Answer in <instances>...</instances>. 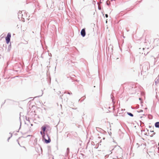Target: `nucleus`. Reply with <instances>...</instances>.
<instances>
[{"instance_id": "f257e3e1", "label": "nucleus", "mask_w": 159, "mask_h": 159, "mask_svg": "<svg viewBox=\"0 0 159 159\" xmlns=\"http://www.w3.org/2000/svg\"><path fill=\"white\" fill-rule=\"evenodd\" d=\"M139 52L142 54H144V55H147L150 51V50L149 48H143L142 50L141 48H139Z\"/></svg>"}, {"instance_id": "f03ea898", "label": "nucleus", "mask_w": 159, "mask_h": 159, "mask_svg": "<svg viewBox=\"0 0 159 159\" xmlns=\"http://www.w3.org/2000/svg\"><path fill=\"white\" fill-rule=\"evenodd\" d=\"M11 37V34L10 33H8L7 37H6V40L7 43H8L10 42Z\"/></svg>"}, {"instance_id": "7ed1b4c3", "label": "nucleus", "mask_w": 159, "mask_h": 159, "mask_svg": "<svg viewBox=\"0 0 159 159\" xmlns=\"http://www.w3.org/2000/svg\"><path fill=\"white\" fill-rule=\"evenodd\" d=\"M20 16L24 19L25 18H27V14L24 11H23V13L20 15Z\"/></svg>"}, {"instance_id": "20e7f679", "label": "nucleus", "mask_w": 159, "mask_h": 159, "mask_svg": "<svg viewBox=\"0 0 159 159\" xmlns=\"http://www.w3.org/2000/svg\"><path fill=\"white\" fill-rule=\"evenodd\" d=\"M85 30H81V35L83 36L84 37L85 36Z\"/></svg>"}, {"instance_id": "39448f33", "label": "nucleus", "mask_w": 159, "mask_h": 159, "mask_svg": "<svg viewBox=\"0 0 159 159\" xmlns=\"http://www.w3.org/2000/svg\"><path fill=\"white\" fill-rule=\"evenodd\" d=\"M155 126L157 128H159V122H157L155 124Z\"/></svg>"}, {"instance_id": "423d86ee", "label": "nucleus", "mask_w": 159, "mask_h": 159, "mask_svg": "<svg viewBox=\"0 0 159 159\" xmlns=\"http://www.w3.org/2000/svg\"><path fill=\"white\" fill-rule=\"evenodd\" d=\"M46 127L45 126H43L42 127V129L43 131V132L45 131Z\"/></svg>"}, {"instance_id": "0eeeda50", "label": "nucleus", "mask_w": 159, "mask_h": 159, "mask_svg": "<svg viewBox=\"0 0 159 159\" xmlns=\"http://www.w3.org/2000/svg\"><path fill=\"white\" fill-rule=\"evenodd\" d=\"M51 139L49 138H48V140L45 139V142L46 143H48L50 142Z\"/></svg>"}, {"instance_id": "6e6552de", "label": "nucleus", "mask_w": 159, "mask_h": 159, "mask_svg": "<svg viewBox=\"0 0 159 159\" xmlns=\"http://www.w3.org/2000/svg\"><path fill=\"white\" fill-rule=\"evenodd\" d=\"M23 13V11H19L18 12V16H20Z\"/></svg>"}, {"instance_id": "1a4fd4ad", "label": "nucleus", "mask_w": 159, "mask_h": 159, "mask_svg": "<svg viewBox=\"0 0 159 159\" xmlns=\"http://www.w3.org/2000/svg\"><path fill=\"white\" fill-rule=\"evenodd\" d=\"M128 114V115H129V116H133V115L131 113H129V112H128L127 113Z\"/></svg>"}, {"instance_id": "9d476101", "label": "nucleus", "mask_w": 159, "mask_h": 159, "mask_svg": "<svg viewBox=\"0 0 159 159\" xmlns=\"http://www.w3.org/2000/svg\"><path fill=\"white\" fill-rule=\"evenodd\" d=\"M112 150V149H111V150L110 151V153H109L110 154H111L112 153V152H111V151Z\"/></svg>"}, {"instance_id": "9b49d317", "label": "nucleus", "mask_w": 159, "mask_h": 159, "mask_svg": "<svg viewBox=\"0 0 159 159\" xmlns=\"http://www.w3.org/2000/svg\"><path fill=\"white\" fill-rule=\"evenodd\" d=\"M105 16H106V17H107V18L108 17V16L107 14H106Z\"/></svg>"}, {"instance_id": "f8f14e48", "label": "nucleus", "mask_w": 159, "mask_h": 159, "mask_svg": "<svg viewBox=\"0 0 159 159\" xmlns=\"http://www.w3.org/2000/svg\"><path fill=\"white\" fill-rule=\"evenodd\" d=\"M40 133H41V134H42V132L41 131V132H40Z\"/></svg>"}, {"instance_id": "ddd939ff", "label": "nucleus", "mask_w": 159, "mask_h": 159, "mask_svg": "<svg viewBox=\"0 0 159 159\" xmlns=\"http://www.w3.org/2000/svg\"><path fill=\"white\" fill-rule=\"evenodd\" d=\"M82 30H84V29H83Z\"/></svg>"}, {"instance_id": "4468645a", "label": "nucleus", "mask_w": 159, "mask_h": 159, "mask_svg": "<svg viewBox=\"0 0 159 159\" xmlns=\"http://www.w3.org/2000/svg\"><path fill=\"white\" fill-rule=\"evenodd\" d=\"M158 145L159 146V143H158Z\"/></svg>"}]
</instances>
